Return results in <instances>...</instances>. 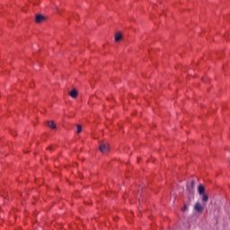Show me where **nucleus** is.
Here are the masks:
<instances>
[{"mask_svg": "<svg viewBox=\"0 0 230 230\" xmlns=\"http://www.w3.org/2000/svg\"><path fill=\"white\" fill-rule=\"evenodd\" d=\"M47 125L49 128L55 129L57 128V124H55V121L51 120V121H47Z\"/></svg>", "mask_w": 230, "mask_h": 230, "instance_id": "obj_6", "label": "nucleus"}, {"mask_svg": "<svg viewBox=\"0 0 230 230\" xmlns=\"http://www.w3.org/2000/svg\"><path fill=\"white\" fill-rule=\"evenodd\" d=\"M195 188V181H192L190 182V185L187 187L188 191L190 193V195H193V190Z\"/></svg>", "mask_w": 230, "mask_h": 230, "instance_id": "obj_4", "label": "nucleus"}, {"mask_svg": "<svg viewBox=\"0 0 230 230\" xmlns=\"http://www.w3.org/2000/svg\"><path fill=\"white\" fill-rule=\"evenodd\" d=\"M69 96H71V98H77L78 91H76V89H73L71 92H69Z\"/></svg>", "mask_w": 230, "mask_h": 230, "instance_id": "obj_5", "label": "nucleus"}, {"mask_svg": "<svg viewBox=\"0 0 230 230\" xmlns=\"http://www.w3.org/2000/svg\"><path fill=\"white\" fill-rule=\"evenodd\" d=\"M56 10H57L58 13H60V9H58V7H56Z\"/></svg>", "mask_w": 230, "mask_h": 230, "instance_id": "obj_12", "label": "nucleus"}, {"mask_svg": "<svg viewBox=\"0 0 230 230\" xmlns=\"http://www.w3.org/2000/svg\"><path fill=\"white\" fill-rule=\"evenodd\" d=\"M186 209H188V205H184L183 208H181L182 211H186Z\"/></svg>", "mask_w": 230, "mask_h": 230, "instance_id": "obj_11", "label": "nucleus"}, {"mask_svg": "<svg viewBox=\"0 0 230 230\" xmlns=\"http://www.w3.org/2000/svg\"><path fill=\"white\" fill-rule=\"evenodd\" d=\"M11 134H12V136H15V135L13 134V131H12Z\"/></svg>", "mask_w": 230, "mask_h": 230, "instance_id": "obj_13", "label": "nucleus"}, {"mask_svg": "<svg viewBox=\"0 0 230 230\" xmlns=\"http://www.w3.org/2000/svg\"><path fill=\"white\" fill-rule=\"evenodd\" d=\"M202 202H204V204H208V201L209 200V197H208V194H202Z\"/></svg>", "mask_w": 230, "mask_h": 230, "instance_id": "obj_9", "label": "nucleus"}, {"mask_svg": "<svg viewBox=\"0 0 230 230\" xmlns=\"http://www.w3.org/2000/svg\"><path fill=\"white\" fill-rule=\"evenodd\" d=\"M123 39V36L121 35V32H117L115 34V42H119Z\"/></svg>", "mask_w": 230, "mask_h": 230, "instance_id": "obj_8", "label": "nucleus"}, {"mask_svg": "<svg viewBox=\"0 0 230 230\" xmlns=\"http://www.w3.org/2000/svg\"><path fill=\"white\" fill-rule=\"evenodd\" d=\"M77 127V134H81L82 133V126L80 124H76Z\"/></svg>", "mask_w": 230, "mask_h": 230, "instance_id": "obj_10", "label": "nucleus"}, {"mask_svg": "<svg viewBox=\"0 0 230 230\" xmlns=\"http://www.w3.org/2000/svg\"><path fill=\"white\" fill-rule=\"evenodd\" d=\"M206 191V189L204 188V186L203 185H199V187H198V193L199 194V195H204L205 192Z\"/></svg>", "mask_w": 230, "mask_h": 230, "instance_id": "obj_7", "label": "nucleus"}, {"mask_svg": "<svg viewBox=\"0 0 230 230\" xmlns=\"http://www.w3.org/2000/svg\"><path fill=\"white\" fill-rule=\"evenodd\" d=\"M194 209L198 213H202V211H204V207H202V205L199 202H197L194 206Z\"/></svg>", "mask_w": 230, "mask_h": 230, "instance_id": "obj_3", "label": "nucleus"}, {"mask_svg": "<svg viewBox=\"0 0 230 230\" xmlns=\"http://www.w3.org/2000/svg\"><path fill=\"white\" fill-rule=\"evenodd\" d=\"M99 150L102 154H107L110 150L109 143L105 140L99 142Z\"/></svg>", "mask_w": 230, "mask_h": 230, "instance_id": "obj_1", "label": "nucleus"}, {"mask_svg": "<svg viewBox=\"0 0 230 230\" xmlns=\"http://www.w3.org/2000/svg\"><path fill=\"white\" fill-rule=\"evenodd\" d=\"M44 21H46V16H44L42 14H36L35 15V22L37 24H40V22H44Z\"/></svg>", "mask_w": 230, "mask_h": 230, "instance_id": "obj_2", "label": "nucleus"}]
</instances>
